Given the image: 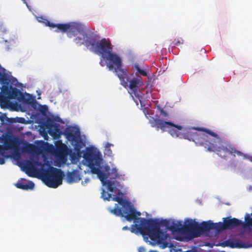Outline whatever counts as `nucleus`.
Returning <instances> with one entry per match:
<instances>
[{"mask_svg":"<svg viewBox=\"0 0 252 252\" xmlns=\"http://www.w3.org/2000/svg\"><path fill=\"white\" fill-rule=\"evenodd\" d=\"M150 123L153 127L162 131H167L173 137L184 138L193 141L196 145L204 146L210 152H214L220 157L226 158L228 155H237L243 158L247 155L238 151L235 147L220 137L215 132L204 127L184 128L170 121H166L159 118H152Z\"/></svg>","mask_w":252,"mask_h":252,"instance_id":"nucleus-1","label":"nucleus"},{"mask_svg":"<svg viewBox=\"0 0 252 252\" xmlns=\"http://www.w3.org/2000/svg\"><path fill=\"white\" fill-rule=\"evenodd\" d=\"M171 223V221L167 220H162L159 222L152 219L141 218L140 224H132L131 232L136 234L140 233L144 239L147 240L150 238L153 242L158 244H162L164 246L163 248H165L167 246L166 241L167 234H165L160 227L162 225L169 230Z\"/></svg>","mask_w":252,"mask_h":252,"instance_id":"nucleus-2","label":"nucleus"},{"mask_svg":"<svg viewBox=\"0 0 252 252\" xmlns=\"http://www.w3.org/2000/svg\"><path fill=\"white\" fill-rule=\"evenodd\" d=\"M83 35V44L85 43L88 48L91 46L96 49L102 58L105 59L107 67L109 70L113 71L123 65L121 58L112 52L113 48L109 40L103 38L97 40V36L88 28H86Z\"/></svg>","mask_w":252,"mask_h":252,"instance_id":"nucleus-3","label":"nucleus"},{"mask_svg":"<svg viewBox=\"0 0 252 252\" xmlns=\"http://www.w3.org/2000/svg\"><path fill=\"white\" fill-rule=\"evenodd\" d=\"M83 158L93 174H96L103 185H106L107 189L114 192L116 189L114 181L107 180L108 175L101 170L102 158L99 152L96 153L91 149L87 148L84 153Z\"/></svg>","mask_w":252,"mask_h":252,"instance_id":"nucleus-4","label":"nucleus"},{"mask_svg":"<svg viewBox=\"0 0 252 252\" xmlns=\"http://www.w3.org/2000/svg\"><path fill=\"white\" fill-rule=\"evenodd\" d=\"M43 23L51 28H57L55 32H67V36L71 38L74 37V42L78 45L83 44V35L87 28L81 24L75 22H69L64 24H54L47 19Z\"/></svg>","mask_w":252,"mask_h":252,"instance_id":"nucleus-5","label":"nucleus"},{"mask_svg":"<svg viewBox=\"0 0 252 252\" xmlns=\"http://www.w3.org/2000/svg\"><path fill=\"white\" fill-rule=\"evenodd\" d=\"M121 65L119 68H116L112 71L116 74L121 81V84L125 88H128L131 91L130 93L134 101L137 104V100H140V88L144 85L140 76L129 79L128 71L126 69L123 68Z\"/></svg>","mask_w":252,"mask_h":252,"instance_id":"nucleus-6","label":"nucleus"},{"mask_svg":"<svg viewBox=\"0 0 252 252\" xmlns=\"http://www.w3.org/2000/svg\"><path fill=\"white\" fill-rule=\"evenodd\" d=\"M41 176L48 187L57 188L62 184L64 174L61 169L51 167L48 169L42 170Z\"/></svg>","mask_w":252,"mask_h":252,"instance_id":"nucleus-7","label":"nucleus"},{"mask_svg":"<svg viewBox=\"0 0 252 252\" xmlns=\"http://www.w3.org/2000/svg\"><path fill=\"white\" fill-rule=\"evenodd\" d=\"M110 211L117 216L124 217L128 221L140 219L138 216L141 215V213L136 211L131 203L128 201L122 205L121 208H118L116 204L115 208Z\"/></svg>","mask_w":252,"mask_h":252,"instance_id":"nucleus-8","label":"nucleus"},{"mask_svg":"<svg viewBox=\"0 0 252 252\" xmlns=\"http://www.w3.org/2000/svg\"><path fill=\"white\" fill-rule=\"evenodd\" d=\"M223 220L225 225V228L226 229L232 228L242 224L243 225L244 227H252V218L250 217L249 214H246L245 217V223H244L242 220L235 218H224Z\"/></svg>","mask_w":252,"mask_h":252,"instance_id":"nucleus-9","label":"nucleus"},{"mask_svg":"<svg viewBox=\"0 0 252 252\" xmlns=\"http://www.w3.org/2000/svg\"><path fill=\"white\" fill-rule=\"evenodd\" d=\"M81 177L77 170H73L72 172H68L66 173V180L69 184L77 182L81 180Z\"/></svg>","mask_w":252,"mask_h":252,"instance_id":"nucleus-10","label":"nucleus"},{"mask_svg":"<svg viewBox=\"0 0 252 252\" xmlns=\"http://www.w3.org/2000/svg\"><path fill=\"white\" fill-rule=\"evenodd\" d=\"M169 230L172 232L184 231V227L180 221L173 220L171 221Z\"/></svg>","mask_w":252,"mask_h":252,"instance_id":"nucleus-11","label":"nucleus"},{"mask_svg":"<svg viewBox=\"0 0 252 252\" xmlns=\"http://www.w3.org/2000/svg\"><path fill=\"white\" fill-rule=\"evenodd\" d=\"M16 187L17 188L24 190L32 189L34 187V184L32 181H29L28 182H21L17 183Z\"/></svg>","mask_w":252,"mask_h":252,"instance_id":"nucleus-12","label":"nucleus"},{"mask_svg":"<svg viewBox=\"0 0 252 252\" xmlns=\"http://www.w3.org/2000/svg\"><path fill=\"white\" fill-rule=\"evenodd\" d=\"M0 82L3 84H8L9 79L6 70L0 65Z\"/></svg>","mask_w":252,"mask_h":252,"instance_id":"nucleus-13","label":"nucleus"},{"mask_svg":"<svg viewBox=\"0 0 252 252\" xmlns=\"http://www.w3.org/2000/svg\"><path fill=\"white\" fill-rule=\"evenodd\" d=\"M225 246H229L230 248H247V247L245 246V244L240 241H237L236 243H234L232 241L227 240L225 241Z\"/></svg>","mask_w":252,"mask_h":252,"instance_id":"nucleus-14","label":"nucleus"},{"mask_svg":"<svg viewBox=\"0 0 252 252\" xmlns=\"http://www.w3.org/2000/svg\"><path fill=\"white\" fill-rule=\"evenodd\" d=\"M196 223L197 221H195L194 220L193 221L191 220H189L188 221V222L187 223H186L183 226L184 231L191 234Z\"/></svg>","mask_w":252,"mask_h":252,"instance_id":"nucleus-15","label":"nucleus"},{"mask_svg":"<svg viewBox=\"0 0 252 252\" xmlns=\"http://www.w3.org/2000/svg\"><path fill=\"white\" fill-rule=\"evenodd\" d=\"M202 233L201 225V224H199L198 222H197L195 224L194 229L192 231L190 234L192 235L193 237H197L200 236L201 234Z\"/></svg>","mask_w":252,"mask_h":252,"instance_id":"nucleus-16","label":"nucleus"},{"mask_svg":"<svg viewBox=\"0 0 252 252\" xmlns=\"http://www.w3.org/2000/svg\"><path fill=\"white\" fill-rule=\"evenodd\" d=\"M201 228L202 232H208L213 229V222L211 220L208 221H203L201 223Z\"/></svg>","mask_w":252,"mask_h":252,"instance_id":"nucleus-17","label":"nucleus"},{"mask_svg":"<svg viewBox=\"0 0 252 252\" xmlns=\"http://www.w3.org/2000/svg\"><path fill=\"white\" fill-rule=\"evenodd\" d=\"M224 221L223 222H219L218 223L213 222V229L216 230L218 232L226 229Z\"/></svg>","mask_w":252,"mask_h":252,"instance_id":"nucleus-18","label":"nucleus"},{"mask_svg":"<svg viewBox=\"0 0 252 252\" xmlns=\"http://www.w3.org/2000/svg\"><path fill=\"white\" fill-rule=\"evenodd\" d=\"M132 68L137 71V72L141 75L147 76L148 75L147 72L146 70L142 69L140 68L138 63H134L132 65Z\"/></svg>","mask_w":252,"mask_h":252,"instance_id":"nucleus-19","label":"nucleus"},{"mask_svg":"<svg viewBox=\"0 0 252 252\" xmlns=\"http://www.w3.org/2000/svg\"><path fill=\"white\" fill-rule=\"evenodd\" d=\"M21 94V92L17 88H14L12 89L9 93V96L11 98L16 99Z\"/></svg>","mask_w":252,"mask_h":252,"instance_id":"nucleus-20","label":"nucleus"},{"mask_svg":"<svg viewBox=\"0 0 252 252\" xmlns=\"http://www.w3.org/2000/svg\"><path fill=\"white\" fill-rule=\"evenodd\" d=\"M6 121L9 123H24L25 119L24 118H6Z\"/></svg>","mask_w":252,"mask_h":252,"instance_id":"nucleus-21","label":"nucleus"},{"mask_svg":"<svg viewBox=\"0 0 252 252\" xmlns=\"http://www.w3.org/2000/svg\"><path fill=\"white\" fill-rule=\"evenodd\" d=\"M157 109L159 112L160 116L164 118H168L169 117V113L164 110V109L161 107L159 105L157 106Z\"/></svg>","mask_w":252,"mask_h":252,"instance_id":"nucleus-22","label":"nucleus"},{"mask_svg":"<svg viewBox=\"0 0 252 252\" xmlns=\"http://www.w3.org/2000/svg\"><path fill=\"white\" fill-rule=\"evenodd\" d=\"M113 200L117 201L121 205H123L127 201L126 200H124L123 198L119 196H115L113 198Z\"/></svg>","mask_w":252,"mask_h":252,"instance_id":"nucleus-23","label":"nucleus"},{"mask_svg":"<svg viewBox=\"0 0 252 252\" xmlns=\"http://www.w3.org/2000/svg\"><path fill=\"white\" fill-rule=\"evenodd\" d=\"M6 85H3L2 86L1 88V92L6 95H9L10 91L9 90V87L8 86V84H6Z\"/></svg>","mask_w":252,"mask_h":252,"instance_id":"nucleus-24","label":"nucleus"},{"mask_svg":"<svg viewBox=\"0 0 252 252\" xmlns=\"http://www.w3.org/2000/svg\"><path fill=\"white\" fill-rule=\"evenodd\" d=\"M111 197V194L109 193H107L104 190H103L101 192V197L104 200H109L110 198Z\"/></svg>","mask_w":252,"mask_h":252,"instance_id":"nucleus-25","label":"nucleus"},{"mask_svg":"<svg viewBox=\"0 0 252 252\" xmlns=\"http://www.w3.org/2000/svg\"><path fill=\"white\" fill-rule=\"evenodd\" d=\"M33 147V145L31 144H27L26 146L23 148V151L24 152H29L31 150H32V148Z\"/></svg>","mask_w":252,"mask_h":252,"instance_id":"nucleus-26","label":"nucleus"},{"mask_svg":"<svg viewBox=\"0 0 252 252\" xmlns=\"http://www.w3.org/2000/svg\"><path fill=\"white\" fill-rule=\"evenodd\" d=\"M111 174L112 175V178L116 179L119 177V174L117 173V170L116 168H113L112 170Z\"/></svg>","mask_w":252,"mask_h":252,"instance_id":"nucleus-27","label":"nucleus"},{"mask_svg":"<svg viewBox=\"0 0 252 252\" xmlns=\"http://www.w3.org/2000/svg\"><path fill=\"white\" fill-rule=\"evenodd\" d=\"M39 110L42 113H46L48 110V107L46 105H42L39 108Z\"/></svg>","mask_w":252,"mask_h":252,"instance_id":"nucleus-28","label":"nucleus"},{"mask_svg":"<svg viewBox=\"0 0 252 252\" xmlns=\"http://www.w3.org/2000/svg\"><path fill=\"white\" fill-rule=\"evenodd\" d=\"M184 43V40L182 38L178 39L177 41L175 42V45H179L180 44H182Z\"/></svg>","mask_w":252,"mask_h":252,"instance_id":"nucleus-29","label":"nucleus"},{"mask_svg":"<svg viewBox=\"0 0 252 252\" xmlns=\"http://www.w3.org/2000/svg\"><path fill=\"white\" fill-rule=\"evenodd\" d=\"M81 147L77 144H76L75 146V150L77 152V153H81Z\"/></svg>","mask_w":252,"mask_h":252,"instance_id":"nucleus-30","label":"nucleus"},{"mask_svg":"<svg viewBox=\"0 0 252 252\" xmlns=\"http://www.w3.org/2000/svg\"><path fill=\"white\" fill-rule=\"evenodd\" d=\"M146 250L145 247H140L138 248V252H146Z\"/></svg>","mask_w":252,"mask_h":252,"instance_id":"nucleus-31","label":"nucleus"},{"mask_svg":"<svg viewBox=\"0 0 252 252\" xmlns=\"http://www.w3.org/2000/svg\"><path fill=\"white\" fill-rule=\"evenodd\" d=\"M6 118H7L6 117V114H3L0 117V120L2 121V122H3L4 119H6Z\"/></svg>","mask_w":252,"mask_h":252,"instance_id":"nucleus-32","label":"nucleus"},{"mask_svg":"<svg viewBox=\"0 0 252 252\" xmlns=\"http://www.w3.org/2000/svg\"><path fill=\"white\" fill-rule=\"evenodd\" d=\"M5 163V159L4 158L0 157V164H3Z\"/></svg>","mask_w":252,"mask_h":252,"instance_id":"nucleus-33","label":"nucleus"},{"mask_svg":"<svg viewBox=\"0 0 252 252\" xmlns=\"http://www.w3.org/2000/svg\"><path fill=\"white\" fill-rule=\"evenodd\" d=\"M131 226H132V225H131L130 228L129 227H128L127 226H125L123 227V230H128L130 229L131 230Z\"/></svg>","mask_w":252,"mask_h":252,"instance_id":"nucleus-34","label":"nucleus"},{"mask_svg":"<svg viewBox=\"0 0 252 252\" xmlns=\"http://www.w3.org/2000/svg\"><path fill=\"white\" fill-rule=\"evenodd\" d=\"M67 136L68 137H72V138H74V135L71 133V132H69L67 133Z\"/></svg>","mask_w":252,"mask_h":252,"instance_id":"nucleus-35","label":"nucleus"},{"mask_svg":"<svg viewBox=\"0 0 252 252\" xmlns=\"http://www.w3.org/2000/svg\"><path fill=\"white\" fill-rule=\"evenodd\" d=\"M99 63H100V65L102 66H103L104 65V63L102 62V60H101Z\"/></svg>","mask_w":252,"mask_h":252,"instance_id":"nucleus-36","label":"nucleus"},{"mask_svg":"<svg viewBox=\"0 0 252 252\" xmlns=\"http://www.w3.org/2000/svg\"><path fill=\"white\" fill-rule=\"evenodd\" d=\"M22 0L23 1V2H24V3H25V4H26V5H27V6H28V3H27V0Z\"/></svg>","mask_w":252,"mask_h":252,"instance_id":"nucleus-37","label":"nucleus"},{"mask_svg":"<svg viewBox=\"0 0 252 252\" xmlns=\"http://www.w3.org/2000/svg\"><path fill=\"white\" fill-rule=\"evenodd\" d=\"M3 150V146L0 145V151Z\"/></svg>","mask_w":252,"mask_h":252,"instance_id":"nucleus-38","label":"nucleus"},{"mask_svg":"<svg viewBox=\"0 0 252 252\" xmlns=\"http://www.w3.org/2000/svg\"><path fill=\"white\" fill-rule=\"evenodd\" d=\"M149 252H158L157 251L151 250Z\"/></svg>","mask_w":252,"mask_h":252,"instance_id":"nucleus-39","label":"nucleus"},{"mask_svg":"<svg viewBox=\"0 0 252 252\" xmlns=\"http://www.w3.org/2000/svg\"><path fill=\"white\" fill-rule=\"evenodd\" d=\"M107 169H109V166H106V170H107Z\"/></svg>","mask_w":252,"mask_h":252,"instance_id":"nucleus-40","label":"nucleus"},{"mask_svg":"<svg viewBox=\"0 0 252 252\" xmlns=\"http://www.w3.org/2000/svg\"><path fill=\"white\" fill-rule=\"evenodd\" d=\"M63 147L64 148H66V146L65 145H63Z\"/></svg>","mask_w":252,"mask_h":252,"instance_id":"nucleus-41","label":"nucleus"},{"mask_svg":"<svg viewBox=\"0 0 252 252\" xmlns=\"http://www.w3.org/2000/svg\"><path fill=\"white\" fill-rule=\"evenodd\" d=\"M28 175L29 176H32V175L29 173H28Z\"/></svg>","mask_w":252,"mask_h":252,"instance_id":"nucleus-42","label":"nucleus"},{"mask_svg":"<svg viewBox=\"0 0 252 252\" xmlns=\"http://www.w3.org/2000/svg\"><path fill=\"white\" fill-rule=\"evenodd\" d=\"M252 158V159H251V160L252 161V158Z\"/></svg>","mask_w":252,"mask_h":252,"instance_id":"nucleus-43","label":"nucleus"},{"mask_svg":"<svg viewBox=\"0 0 252 252\" xmlns=\"http://www.w3.org/2000/svg\"><path fill=\"white\" fill-rule=\"evenodd\" d=\"M251 215L252 216V213H251Z\"/></svg>","mask_w":252,"mask_h":252,"instance_id":"nucleus-44","label":"nucleus"}]
</instances>
